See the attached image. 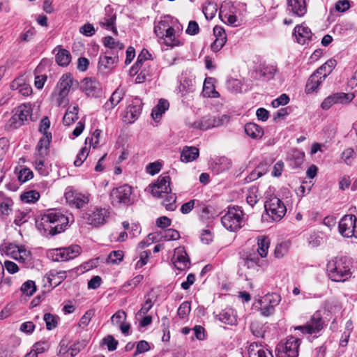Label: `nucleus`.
<instances>
[{"instance_id":"nucleus-31","label":"nucleus","mask_w":357,"mask_h":357,"mask_svg":"<svg viewBox=\"0 0 357 357\" xmlns=\"http://www.w3.org/2000/svg\"><path fill=\"white\" fill-rule=\"evenodd\" d=\"M231 160L226 157L220 158L214 164L213 170L216 174H220L229 169L231 167Z\"/></svg>"},{"instance_id":"nucleus-50","label":"nucleus","mask_w":357,"mask_h":357,"mask_svg":"<svg viewBox=\"0 0 357 357\" xmlns=\"http://www.w3.org/2000/svg\"><path fill=\"white\" fill-rule=\"evenodd\" d=\"M169 26V22L167 20H161L154 28V32L159 38H164L165 33Z\"/></svg>"},{"instance_id":"nucleus-51","label":"nucleus","mask_w":357,"mask_h":357,"mask_svg":"<svg viewBox=\"0 0 357 357\" xmlns=\"http://www.w3.org/2000/svg\"><path fill=\"white\" fill-rule=\"evenodd\" d=\"M40 197V195L35 190H30L21 195V199L26 203H33Z\"/></svg>"},{"instance_id":"nucleus-56","label":"nucleus","mask_w":357,"mask_h":357,"mask_svg":"<svg viewBox=\"0 0 357 357\" xmlns=\"http://www.w3.org/2000/svg\"><path fill=\"white\" fill-rule=\"evenodd\" d=\"M162 238L165 241H174L180 238V234L176 229H168L163 231Z\"/></svg>"},{"instance_id":"nucleus-48","label":"nucleus","mask_w":357,"mask_h":357,"mask_svg":"<svg viewBox=\"0 0 357 357\" xmlns=\"http://www.w3.org/2000/svg\"><path fill=\"white\" fill-rule=\"evenodd\" d=\"M266 165H259L254 171H252L247 177L250 181H253L259 177H261L267 170L266 167Z\"/></svg>"},{"instance_id":"nucleus-63","label":"nucleus","mask_w":357,"mask_h":357,"mask_svg":"<svg viewBox=\"0 0 357 357\" xmlns=\"http://www.w3.org/2000/svg\"><path fill=\"white\" fill-rule=\"evenodd\" d=\"M288 245L286 243L278 245L275 249V256L277 258H281L284 256L288 252Z\"/></svg>"},{"instance_id":"nucleus-49","label":"nucleus","mask_w":357,"mask_h":357,"mask_svg":"<svg viewBox=\"0 0 357 357\" xmlns=\"http://www.w3.org/2000/svg\"><path fill=\"white\" fill-rule=\"evenodd\" d=\"M21 291L26 296H31L36 291L35 282L32 280H27L21 287Z\"/></svg>"},{"instance_id":"nucleus-9","label":"nucleus","mask_w":357,"mask_h":357,"mask_svg":"<svg viewBox=\"0 0 357 357\" xmlns=\"http://www.w3.org/2000/svg\"><path fill=\"white\" fill-rule=\"evenodd\" d=\"M171 178L167 174L160 175L151 187V194L153 197L163 198L164 195L171 192Z\"/></svg>"},{"instance_id":"nucleus-52","label":"nucleus","mask_w":357,"mask_h":357,"mask_svg":"<svg viewBox=\"0 0 357 357\" xmlns=\"http://www.w3.org/2000/svg\"><path fill=\"white\" fill-rule=\"evenodd\" d=\"M36 160L34 165L36 169L39 172L40 174L45 176L48 174L47 169L45 167V158H42L40 155H35Z\"/></svg>"},{"instance_id":"nucleus-46","label":"nucleus","mask_w":357,"mask_h":357,"mask_svg":"<svg viewBox=\"0 0 357 357\" xmlns=\"http://www.w3.org/2000/svg\"><path fill=\"white\" fill-rule=\"evenodd\" d=\"M289 158L291 160L294 161L292 165L294 167H299L304 161L305 154L302 151L294 149L292 151Z\"/></svg>"},{"instance_id":"nucleus-60","label":"nucleus","mask_w":357,"mask_h":357,"mask_svg":"<svg viewBox=\"0 0 357 357\" xmlns=\"http://www.w3.org/2000/svg\"><path fill=\"white\" fill-rule=\"evenodd\" d=\"M89 151L86 147L82 148L76 156V159L74 161V165L76 167H79L83 162L86 159Z\"/></svg>"},{"instance_id":"nucleus-62","label":"nucleus","mask_w":357,"mask_h":357,"mask_svg":"<svg viewBox=\"0 0 357 357\" xmlns=\"http://www.w3.org/2000/svg\"><path fill=\"white\" fill-rule=\"evenodd\" d=\"M227 42V38H217L211 45V49L214 52L220 51Z\"/></svg>"},{"instance_id":"nucleus-20","label":"nucleus","mask_w":357,"mask_h":357,"mask_svg":"<svg viewBox=\"0 0 357 357\" xmlns=\"http://www.w3.org/2000/svg\"><path fill=\"white\" fill-rule=\"evenodd\" d=\"M52 140V134L47 133L39 140L35 155H40L42 158H45L49 152V146Z\"/></svg>"},{"instance_id":"nucleus-12","label":"nucleus","mask_w":357,"mask_h":357,"mask_svg":"<svg viewBox=\"0 0 357 357\" xmlns=\"http://www.w3.org/2000/svg\"><path fill=\"white\" fill-rule=\"evenodd\" d=\"M300 339L295 337H289L284 344L278 348L279 357H298Z\"/></svg>"},{"instance_id":"nucleus-32","label":"nucleus","mask_w":357,"mask_h":357,"mask_svg":"<svg viewBox=\"0 0 357 357\" xmlns=\"http://www.w3.org/2000/svg\"><path fill=\"white\" fill-rule=\"evenodd\" d=\"M164 38H165V43L167 46L173 47L175 46H179L182 44L180 42V40L176 37L174 29L170 26H169L168 29H167L165 33Z\"/></svg>"},{"instance_id":"nucleus-35","label":"nucleus","mask_w":357,"mask_h":357,"mask_svg":"<svg viewBox=\"0 0 357 357\" xmlns=\"http://www.w3.org/2000/svg\"><path fill=\"white\" fill-rule=\"evenodd\" d=\"M335 66L336 61L334 59H330L319 67L315 72L321 75V77L326 79V77L331 73Z\"/></svg>"},{"instance_id":"nucleus-29","label":"nucleus","mask_w":357,"mask_h":357,"mask_svg":"<svg viewBox=\"0 0 357 357\" xmlns=\"http://www.w3.org/2000/svg\"><path fill=\"white\" fill-rule=\"evenodd\" d=\"M245 132L252 139H259L264 135L263 128L257 124L251 122L245 124Z\"/></svg>"},{"instance_id":"nucleus-17","label":"nucleus","mask_w":357,"mask_h":357,"mask_svg":"<svg viewBox=\"0 0 357 357\" xmlns=\"http://www.w3.org/2000/svg\"><path fill=\"white\" fill-rule=\"evenodd\" d=\"M173 261L175 267L178 270H184L189 267L190 261L184 248L178 247L175 249Z\"/></svg>"},{"instance_id":"nucleus-21","label":"nucleus","mask_w":357,"mask_h":357,"mask_svg":"<svg viewBox=\"0 0 357 357\" xmlns=\"http://www.w3.org/2000/svg\"><path fill=\"white\" fill-rule=\"evenodd\" d=\"M73 82V79L70 74H64L60 78L54 91L61 92V95H63V93L68 94L72 87Z\"/></svg>"},{"instance_id":"nucleus-37","label":"nucleus","mask_w":357,"mask_h":357,"mask_svg":"<svg viewBox=\"0 0 357 357\" xmlns=\"http://www.w3.org/2000/svg\"><path fill=\"white\" fill-rule=\"evenodd\" d=\"M13 202L10 198L4 199L0 203V217L2 220H5L13 211Z\"/></svg>"},{"instance_id":"nucleus-14","label":"nucleus","mask_w":357,"mask_h":357,"mask_svg":"<svg viewBox=\"0 0 357 357\" xmlns=\"http://www.w3.org/2000/svg\"><path fill=\"white\" fill-rule=\"evenodd\" d=\"M81 88L89 97H99L102 93L100 84L96 79L85 78L81 84Z\"/></svg>"},{"instance_id":"nucleus-8","label":"nucleus","mask_w":357,"mask_h":357,"mask_svg":"<svg viewBox=\"0 0 357 357\" xmlns=\"http://www.w3.org/2000/svg\"><path fill=\"white\" fill-rule=\"evenodd\" d=\"M108 210L101 207H94L89 210L83 215V218L86 222L94 227H98L106 222V219L109 217Z\"/></svg>"},{"instance_id":"nucleus-64","label":"nucleus","mask_w":357,"mask_h":357,"mask_svg":"<svg viewBox=\"0 0 357 357\" xmlns=\"http://www.w3.org/2000/svg\"><path fill=\"white\" fill-rule=\"evenodd\" d=\"M79 32L85 36H92L96 31L93 24L86 23L79 28Z\"/></svg>"},{"instance_id":"nucleus-44","label":"nucleus","mask_w":357,"mask_h":357,"mask_svg":"<svg viewBox=\"0 0 357 357\" xmlns=\"http://www.w3.org/2000/svg\"><path fill=\"white\" fill-rule=\"evenodd\" d=\"M259 198L260 195L257 187L253 186L248 190L246 200L250 206H254L258 202Z\"/></svg>"},{"instance_id":"nucleus-28","label":"nucleus","mask_w":357,"mask_h":357,"mask_svg":"<svg viewBox=\"0 0 357 357\" xmlns=\"http://www.w3.org/2000/svg\"><path fill=\"white\" fill-rule=\"evenodd\" d=\"M288 6L297 16H303L306 13L305 0H288Z\"/></svg>"},{"instance_id":"nucleus-6","label":"nucleus","mask_w":357,"mask_h":357,"mask_svg":"<svg viewBox=\"0 0 357 357\" xmlns=\"http://www.w3.org/2000/svg\"><path fill=\"white\" fill-rule=\"evenodd\" d=\"M266 214L274 221L280 220L286 214L287 208L277 197H270L264 204Z\"/></svg>"},{"instance_id":"nucleus-45","label":"nucleus","mask_w":357,"mask_h":357,"mask_svg":"<svg viewBox=\"0 0 357 357\" xmlns=\"http://www.w3.org/2000/svg\"><path fill=\"white\" fill-rule=\"evenodd\" d=\"M59 318L51 313H45L43 317V320L45 322L46 328L47 330H52L57 326Z\"/></svg>"},{"instance_id":"nucleus-11","label":"nucleus","mask_w":357,"mask_h":357,"mask_svg":"<svg viewBox=\"0 0 357 357\" xmlns=\"http://www.w3.org/2000/svg\"><path fill=\"white\" fill-rule=\"evenodd\" d=\"M119 55L118 52L111 54L109 51H106L104 54L99 57L98 68L100 72L108 73L113 70L119 62Z\"/></svg>"},{"instance_id":"nucleus-42","label":"nucleus","mask_w":357,"mask_h":357,"mask_svg":"<svg viewBox=\"0 0 357 357\" xmlns=\"http://www.w3.org/2000/svg\"><path fill=\"white\" fill-rule=\"evenodd\" d=\"M70 60V53L66 50H61L56 55V61L59 66H67Z\"/></svg>"},{"instance_id":"nucleus-23","label":"nucleus","mask_w":357,"mask_h":357,"mask_svg":"<svg viewBox=\"0 0 357 357\" xmlns=\"http://www.w3.org/2000/svg\"><path fill=\"white\" fill-rule=\"evenodd\" d=\"M324 79H325L317 74V72H314L307 82L305 92L310 93L317 91Z\"/></svg>"},{"instance_id":"nucleus-61","label":"nucleus","mask_w":357,"mask_h":357,"mask_svg":"<svg viewBox=\"0 0 357 357\" xmlns=\"http://www.w3.org/2000/svg\"><path fill=\"white\" fill-rule=\"evenodd\" d=\"M190 312V303L187 301H185L180 305L177 311V314L181 318L183 319L186 317L187 315H188Z\"/></svg>"},{"instance_id":"nucleus-53","label":"nucleus","mask_w":357,"mask_h":357,"mask_svg":"<svg viewBox=\"0 0 357 357\" xmlns=\"http://www.w3.org/2000/svg\"><path fill=\"white\" fill-rule=\"evenodd\" d=\"M123 258V252L121 250L112 251L107 257V261L109 264H118Z\"/></svg>"},{"instance_id":"nucleus-54","label":"nucleus","mask_w":357,"mask_h":357,"mask_svg":"<svg viewBox=\"0 0 357 357\" xmlns=\"http://www.w3.org/2000/svg\"><path fill=\"white\" fill-rule=\"evenodd\" d=\"M33 176V172L26 167L22 168L18 174V180L21 183H25Z\"/></svg>"},{"instance_id":"nucleus-1","label":"nucleus","mask_w":357,"mask_h":357,"mask_svg":"<svg viewBox=\"0 0 357 357\" xmlns=\"http://www.w3.org/2000/svg\"><path fill=\"white\" fill-rule=\"evenodd\" d=\"M69 216L59 210H48L36 221V227L45 236H55L65 231Z\"/></svg>"},{"instance_id":"nucleus-7","label":"nucleus","mask_w":357,"mask_h":357,"mask_svg":"<svg viewBox=\"0 0 357 357\" xmlns=\"http://www.w3.org/2000/svg\"><path fill=\"white\" fill-rule=\"evenodd\" d=\"M81 253V248L72 245L66 248L54 249L50 252L52 259L55 261H66L77 257Z\"/></svg>"},{"instance_id":"nucleus-3","label":"nucleus","mask_w":357,"mask_h":357,"mask_svg":"<svg viewBox=\"0 0 357 357\" xmlns=\"http://www.w3.org/2000/svg\"><path fill=\"white\" fill-rule=\"evenodd\" d=\"M132 194V187L126 184L113 188L109 195L111 203L114 206L131 205L134 202Z\"/></svg>"},{"instance_id":"nucleus-26","label":"nucleus","mask_w":357,"mask_h":357,"mask_svg":"<svg viewBox=\"0 0 357 357\" xmlns=\"http://www.w3.org/2000/svg\"><path fill=\"white\" fill-rule=\"evenodd\" d=\"M17 115L20 117L24 125L31 120L32 107L30 104H22L15 107Z\"/></svg>"},{"instance_id":"nucleus-24","label":"nucleus","mask_w":357,"mask_h":357,"mask_svg":"<svg viewBox=\"0 0 357 357\" xmlns=\"http://www.w3.org/2000/svg\"><path fill=\"white\" fill-rule=\"evenodd\" d=\"M104 45L109 48L107 51H109L111 54L114 52H118V54H123V50L124 48V45L123 43L119 41L115 40L112 36H106L103 39Z\"/></svg>"},{"instance_id":"nucleus-4","label":"nucleus","mask_w":357,"mask_h":357,"mask_svg":"<svg viewBox=\"0 0 357 357\" xmlns=\"http://www.w3.org/2000/svg\"><path fill=\"white\" fill-rule=\"evenodd\" d=\"M224 227L231 231H236L244 225L243 212L234 207L229 208L227 212L221 218Z\"/></svg>"},{"instance_id":"nucleus-41","label":"nucleus","mask_w":357,"mask_h":357,"mask_svg":"<svg viewBox=\"0 0 357 357\" xmlns=\"http://www.w3.org/2000/svg\"><path fill=\"white\" fill-rule=\"evenodd\" d=\"M333 94L337 104L347 105L355 98L354 93L338 92L334 93Z\"/></svg>"},{"instance_id":"nucleus-10","label":"nucleus","mask_w":357,"mask_h":357,"mask_svg":"<svg viewBox=\"0 0 357 357\" xmlns=\"http://www.w3.org/2000/svg\"><path fill=\"white\" fill-rule=\"evenodd\" d=\"M66 202L77 208L84 207L89 202V195L68 188L65 192Z\"/></svg>"},{"instance_id":"nucleus-5","label":"nucleus","mask_w":357,"mask_h":357,"mask_svg":"<svg viewBox=\"0 0 357 357\" xmlns=\"http://www.w3.org/2000/svg\"><path fill=\"white\" fill-rule=\"evenodd\" d=\"M229 120L226 115H222L220 117L213 116H204L199 120L194 122L187 121V126L190 128L199 129L201 130H207L208 129L218 127L223 125Z\"/></svg>"},{"instance_id":"nucleus-55","label":"nucleus","mask_w":357,"mask_h":357,"mask_svg":"<svg viewBox=\"0 0 357 357\" xmlns=\"http://www.w3.org/2000/svg\"><path fill=\"white\" fill-rule=\"evenodd\" d=\"M127 315L123 310H118L114 314L111 318V321L114 325H119L124 323L126 319Z\"/></svg>"},{"instance_id":"nucleus-27","label":"nucleus","mask_w":357,"mask_h":357,"mask_svg":"<svg viewBox=\"0 0 357 357\" xmlns=\"http://www.w3.org/2000/svg\"><path fill=\"white\" fill-rule=\"evenodd\" d=\"M79 107L77 105L70 106L63 118V123L66 126L72 125L78 119Z\"/></svg>"},{"instance_id":"nucleus-43","label":"nucleus","mask_w":357,"mask_h":357,"mask_svg":"<svg viewBox=\"0 0 357 357\" xmlns=\"http://www.w3.org/2000/svg\"><path fill=\"white\" fill-rule=\"evenodd\" d=\"M163 197H165V199L162 202V204L165 207V208L170 211H174L176 208V195L169 192V194L165 195Z\"/></svg>"},{"instance_id":"nucleus-33","label":"nucleus","mask_w":357,"mask_h":357,"mask_svg":"<svg viewBox=\"0 0 357 357\" xmlns=\"http://www.w3.org/2000/svg\"><path fill=\"white\" fill-rule=\"evenodd\" d=\"M218 319L226 324L233 325L236 321L234 311L229 308L223 310L218 315Z\"/></svg>"},{"instance_id":"nucleus-58","label":"nucleus","mask_w":357,"mask_h":357,"mask_svg":"<svg viewBox=\"0 0 357 357\" xmlns=\"http://www.w3.org/2000/svg\"><path fill=\"white\" fill-rule=\"evenodd\" d=\"M68 94L63 93L61 95V92L54 91L52 96L55 98L56 104L57 106L66 105L68 104V100L67 98Z\"/></svg>"},{"instance_id":"nucleus-57","label":"nucleus","mask_w":357,"mask_h":357,"mask_svg":"<svg viewBox=\"0 0 357 357\" xmlns=\"http://www.w3.org/2000/svg\"><path fill=\"white\" fill-rule=\"evenodd\" d=\"M102 343L107 347L109 351H113L116 349L119 344L118 341L114 339L112 335H107L102 339Z\"/></svg>"},{"instance_id":"nucleus-36","label":"nucleus","mask_w":357,"mask_h":357,"mask_svg":"<svg viewBox=\"0 0 357 357\" xmlns=\"http://www.w3.org/2000/svg\"><path fill=\"white\" fill-rule=\"evenodd\" d=\"M169 108V102L166 100L160 99L158 104L153 107L151 116L153 119H160L163 113Z\"/></svg>"},{"instance_id":"nucleus-19","label":"nucleus","mask_w":357,"mask_h":357,"mask_svg":"<svg viewBox=\"0 0 357 357\" xmlns=\"http://www.w3.org/2000/svg\"><path fill=\"white\" fill-rule=\"evenodd\" d=\"M140 73L136 77L137 83H142L148 78L151 77L155 73L156 68L154 63L152 61H148L147 63L139 66Z\"/></svg>"},{"instance_id":"nucleus-13","label":"nucleus","mask_w":357,"mask_h":357,"mask_svg":"<svg viewBox=\"0 0 357 357\" xmlns=\"http://www.w3.org/2000/svg\"><path fill=\"white\" fill-rule=\"evenodd\" d=\"M324 326V321L321 314L317 312L304 326L296 328L303 333L312 334L319 332Z\"/></svg>"},{"instance_id":"nucleus-18","label":"nucleus","mask_w":357,"mask_h":357,"mask_svg":"<svg viewBox=\"0 0 357 357\" xmlns=\"http://www.w3.org/2000/svg\"><path fill=\"white\" fill-rule=\"evenodd\" d=\"M294 36H295L297 43L301 45H305L311 40L312 33L307 26L297 25L294 28Z\"/></svg>"},{"instance_id":"nucleus-22","label":"nucleus","mask_w":357,"mask_h":357,"mask_svg":"<svg viewBox=\"0 0 357 357\" xmlns=\"http://www.w3.org/2000/svg\"><path fill=\"white\" fill-rule=\"evenodd\" d=\"M142 109V103L139 100H135L127 107L126 118L128 119L130 123L134 122L139 116Z\"/></svg>"},{"instance_id":"nucleus-59","label":"nucleus","mask_w":357,"mask_h":357,"mask_svg":"<svg viewBox=\"0 0 357 357\" xmlns=\"http://www.w3.org/2000/svg\"><path fill=\"white\" fill-rule=\"evenodd\" d=\"M49 347L50 344L47 341H40L33 344L32 351H35L38 355L47 351Z\"/></svg>"},{"instance_id":"nucleus-34","label":"nucleus","mask_w":357,"mask_h":357,"mask_svg":"<svg viewBox=\"0 0 357 357\" xmlns=\"http://www.w3.org/2000/svg\"><path fill=\"white\" fill-rule=\"evenodd\" d=\"M123 96V93L121 90L117 89L115 90L109 98V100L105 104L104 107L106 110H109L113 109L116 105H117L120 101L122 100Z\"/></svg>"},{"instance_id":"nucleus-25","label":"nucleus","mask_w":357,"mask_h":357,"mask_svg":"<svg viewBox=\"0 0 357 357\" xmlns=\"http://www.w3.org/2000/svg\"><path fill=\"white\" fill-rule=\"evenodd\" d=\"M151 55L146 49H143L137 57V60L130 70V75H136L139 70V66L149 61Z\"/></svg>"},{"instance_id":"nucleus-47","label":"nucleus","mask_w":357,"mask_h":357,"mask_svg":"<svg viewBox=\"0 0 357 357\" xmlns=\"http://www.w3.org/2000/svg\"><path fill=\"white\" fill-rule=\"evenodd\" d=\"M203 13L207 20L213 19L217 13V4L209 2L203 8Z\"/></svg>"},{"instance_id":"nucleus-38","label":"nucleus","mask_w":357,"mask_h":357,"mask_svg":"<svg viewBox=\"0 0 357 357\" xmlns=\"http://www.w3.org/2000/svg\"><path fill=\"white\" fill-rule=\"evenodd\" d=\"M13 116L5 125V129L7 130L17 129L24 125L23 122L20 119V117L17 115L15 108L13 110Z\"/></svg>"},{"instance_id":"nucleus-40","label":"nucleus","mask_w":357,"mask_h":357,"mask_svg":"<svg viewBox=\"0 0 357 357\" xmlns=\"http://www.w3.org/2000/svg\"><path fill=\"white\" fill-rule=\"evenodd\" d=\"M203 93L204 96L208 98H218L220 94L215 91L213 84L212 78L206 79L204 83Z\"/></svg>"},{"instance_id":"nucleus-30","label":"nucleus","mask_w":357,"mask_h":357,"mask_svg":"<svg viewBox=\"0 0 357 357\" xmlns=\"http://www.w3.org/2000/svg\"><path fill=\"white\" fill-rule=\"evenodd\" d=\"M199 156V149L195 146H185L181 154L182 162H189L195 160Z\"/></svg>"},{"instance_id":"nucleus-2","label":"nucleus","mask_w":357,"mask_h":357,"mask_svg":"<svg viewBox=\"0 0 357 357\" xmlns=\"http://www.w3.org/2000/svg\"><path fill=\"white\" fill-rule=\"evenodd\" d=\"M326 271L329 278L338 282L348 280L352 275L351 262L347 257H336L328 261Z\"/></svg>"},{"instance_id":"nucleus-39","label":"nucleus","mask_w":357,"mask_h":357,"mask_svg":"<svg viewBox=\"0 0 357 357\" xmlns=\"http://www.w3.org/2000/svg\"><path fill=\"white\" fill-rule=\"evenodd\" d=\"M257 252L261 257H266L270 245V241L268 237L262 236L258 238Z\"/></svg>"},{"instance_id":"nucleus-15","label":"nucleus","mask_w":357,"mask_h":357,"mask_svg":"<svg viewBox=\"0 0 357 357\" xmlns=\"http://www.w3.org/2000/svg\"><path fill=\"white\" fill-rule=\"evenodd\" d=\"M354 215H344L339 222V231L344 237H352L354 235V222L356 221Z\"/></svg>"},{"instance_id":"nucleus-16","label":"nucleus","mask_w":357,"mask_h":357,"mask_svg":"<svg viewBox=\"0 0 357 357\" xmlns=\"http://www.w3.org/2000/svg\"><path fill=\"white\" fill-rule=\"evenodd\" d=\"M105 16L99 22L101 27L112 31L115 35L118 34V31L115 26L116 20V14L114 10L109 6L105 8Z\"/></svg>"}]
</instances>
